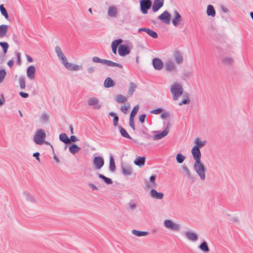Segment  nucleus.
<instances>
[{
	"label": "nucleus",
	"mask_w": 253,
	"mask_h": 253,
	"mask_svg": "<svg viewBox=\"0 0 253 253\" xmlns=\"http://www.w3.org/2000/svg\"><path fill=\"white\" fill-rule=\"evenodd\" d=\"M193 169L201 180L206 179V168L201 161L195 162L193 164Z\"/></svg>",
	"instance_id": "f257e3e1"
},
{
	"label": "nucleus",
	"mask_w": 253,
	"mask_h": 253,
	"mask_svg": "<svg viewBox=\"0 0 253 253\" xmlns=\"http://www.w3.org/2000/svg\"><path fill=\"white\" fill-rule=\"evenodd\" d=\"M170 90L173 100H177L183 92V87L179 83H174L172 84L170 86Z\"/></svg>",
	"instance_id": "f03ea898"
},
{
	"label": "nucleus",
	"mask_w": 253,
	"mask_h": 253,
	"mask_svg": "<svg viewBox=\"0 0 253 253\" xmlns=\"http://www.w3.org/2000/svg\"><path fill=\"white\" fill-rule=\"evenodd\" d=\"M163 225L167 229L175 232H179L181 229L180 224L171 219L165 220L163 222Z\"/></svg>",
	"instance_id": "7ed1b4c3"
},
{
	"label": "nucleus",
	"mask_w": 253,
	"mask_h": 253,
	"mask_svg": "<svg viewBox=\"0 0 253 253\" xmlns=\"http://www.w3.org/2000/svg\"><path fill=\"white\" fill-rule=\"evenodd\" d=\"M45 137L44 131L42 129H39L36 131L33 141L36 144L41 145L44 143Z\"/></svg>",
	"instance_id": "20e7f679"
},
{
	"label": "nucleus",
	"mask_w": 253,
	"mask_h": 253,
	"mask_svg": "<svg viewBox=\"0 0 253 253\" xmlns=\"http://www.w3.org/2000/svg\"><path fill=\"white\" fill-rule=\"evenodd\" d=\"M92 61L94 63H101L103 64H105L107 66H110V67H117L121 69H122L123 68V66L122 64L114 62L110 60L101 59V58H99L98 57H96V56L93 57L92 58Z\"/></svg>",
	"instance_id": "39448f33"
},
{
	"label": "nucleus",
	"mask_w": 253,
	"mask_h": 253,
	"mask_svg": "<svg viewBox=\"0 0 253 253\" xmlns=\"http://www.w3.org/2000/svg\"><path fill=\"white\" fill-rule=\"evenodd\" d=\"M119 11L118 7L115 5H110L107 10V15L108 18L115 19L118 17Z\"/></svg>",
	"instance_id": "423d86ee"
},
{
	"label": "nucleus",
	"mask_w": 253,
	"mask_h": 253,
	"mask_svg": "<svg viewBox=\"0 0 253 253\" xmlns=\"http://www.w3.org/2000/svg\"><path fill=\"white\" fill-rule=\"evenodd\" d=\"M87 104L95 110H99L102 107V104L100 100L95 97H89L87 100Z\"/></svg>",
	"instance_id": "0eeeda50"
},
{
	"label": "nucleus",
	"mask_w": 253,
	"mask_h": 253,
	"mask_svg": "<svg viewBox=\"0 0 253 253\" xmlns=\"http://www.w3.org/2000/svg\"><path fill=\"white\" fill-rule=\"evenodd\" d=\"M175 63L171 59H168L165 62V69L166 71L169 73L177 72V68Z\"/></svg>",
	"instance_id": "6e6552de"
},
{
	"label": "nucleus",
	"mask_w": 253,
	"mask_h": 253,
	"mask_svg": "<svg viewBox=\"0 0 253 253\" xmlns=\"http://www.w3.org/2000/svg\"><path fill=\"white\" fill-rule=\"evenodd\" d=\"M140 5L141 12L146 14L148 12V10L150 8L152 5V1L151 0H141Z\"/></svg>",
	"instance_id": "1a4fd4ad"
},
{
	"label": "nucleus",
	"mask_w": 253,
	"mask_h": 253,
	"mask_svg": "<svg viewBox=\"0 0 253 253\" xmlns=\"http://www.w3.org/2000/svg\"><path fill=\"white\" fill-rule=\"evenodd\" d=\"M184 235L186 238L192 242H196L198 240L197 234L193 230H187L184 232Z\"/></svg>",
	"instance_id": "9d476101"
},
{
	"label": "nucleus",
	"mask_w": 253,
	"mask_h": 253,
	"mask_svg": "<svg viewBox=\"0 0 253 253\" xmlns=\"http://www.w3.org/2000/svg\"><path fill=\"white\" fill-rule=\"evenodd\" d=\"M172 57L176 64L181 65L183 63V55L180 51H174L172 54Z\"/></svg>",
	"instance_id": "9b49d317"
},
{
	"label": "nucleus",
	"mask_w": 253,
	"mask_h": 253,
	"mask_svg": "<svg viewBox=\"0 0 253 253\" xmlns=\"http://www.w3.org/2000/svg\"><path fill=\"white\" fill-rule=\"evenodd\" d=\"M62 64L65 68L70 71H76L81 70L82 68V66L68 62L67 59Z\"/></svg>",
	"instance_id": "f8f14e48"
},
{
	"label": "nucleus",
	"mask_w": 253,
	"mask_h": 253,
	"mask_svg": "<svg viewBox=\"0 0 253 253\" xmlns=\"http://www.w3.org/2000/svg\"><path fill=\"white\" fill-rule=\"evenodd\" d=\"M171 126V124L169 122L167 125V126L165 129L161 132L157 134L154 135L153 136V139L154 140H158L163 138L165 137L169 132V128Z\"/></svg>",
	"instance_id": "ddd939ff"
},
{
	"label": "nucleus",
	"mask_w": 253,
	"mask_h": 253,
	"mask_svg": "<svg viewBox=\"0 0 253 253\" xmlns=\"http://www.w3.org/2000/svg\"><path fill=\"white\" fill-rule=\"evenodd\" d=\"M93 163L96 169H100L104 165V160L100 156L95 157L93 159Z\"/></svg>",
	"instance_id": "4468645a"
},
{
	"label": "nucleus",
	"mask_w": 253,
	"mask_h": 253,
	"mask_svg": "<svg viewBox=\"0 0 253 253\" xmlns=\"http://www.w3.org/2000/svg\"><path fill=\"white\" fill-rule=\"evenodd\" d=\"M191 153L195 162L201 161V153L200 149L194 146L191 150Z\"/></svg>",
	"instance_id": "2eb2a0df"
},
{
	"label": "nucleus",
	"mask_w": 253,
	"mask_h": 253,
	"mask_svg": "<svg viewBox=\"0 0 253 253\" xmlns=\"http://www.w3.org/2000/svg\"><path fill=\"white\" fill-rule=\"evenodd\" d=\"M55 52L61 64H62L64 61H66V60L67 59V57L63 53L60 46L57 45L55 47Z\"/></svg>",
	"instance_id": "dca6fc26"
},
{
	"label": "nucleus",
	"mask_w": 253,
	"mask_h": 253,
	"mask_svg": "<svg viewBox=\"0 0 253 253\" xmlns=\"http://www.w3.org/2000/svg\"><path fill=\"white\" fill-rule=\"evenodd\" d=\"M170 14L166 10L161 15H160L158 18L162 21L163 23L166 24H169L170 22Z\"/></svg>",
	"instance_id": "f3484780"
},
{
	"label": "nucleus",
	"mask_w": 253,
	"mask_h": 253,
	"mask_svg": "<svg viewBox=\"0 0 253 253\" xmlns=\"http://www.w3.org/2000/svg\"><path fill=\"white\" fill-rule=\"evenodd\" d=\"M130 49L128 46L121 44L119 46L118 53L121 56H126L130 53Z\"/></svg>",
	"instance_id": "a211bd4d"
},
{
	"label": "nucleus",
	"mask_w": 253,
	"mask_h": 253,
	"mask_svg": "<svg viewBox=\"0 0 253 253\" xmlns=\"http://www.w3.org/2000/svg\"><path fill=\"white\" fill-rule=\"evenodd\" d=\"M149 195L152 199L156 200H162L164 196L163 193L158 192L155 189H152L150 191Z\"/></svg>",
	"instance_id": "6ab92c4d"
},
{
	"label": "nucleus",
	"mask_w": 253,
	"mask_h": 253,
	"mask_svg": "<svg viewBox=\"0 0 253 253\" xmlns=\"http://www.w3.org/2000/svg\"><path fill=\"white\" fill-rule=\"evenodd\" d=\"M182 21V18L181 15L177 11L173 12V18L172 20V23L173 26L176 27Z\"/></svg>",
	"instance_id": "aec40b11"
},
{
	"label": "nucleus",
	"mask_w": 253,
	"mask_h": 253,
	"mask_svg": "<svg viewBox=\"0 0 253 253\" xmlns=\"http://www.w3.org/2000/svg\"><path fill=\"white\" fill-rule=\"evenodd\" d=\"M138 32H145L148 35L154 39H156L158 38V34L154 31L150 29V28H141L138 29Z\"/></svg>",
	"instance_id": "412c9836"
},
{
	"label": "nucleus",
	"mask_w": 253,
	"mask_h": 253,
	"mask_svg": "<svg viewBox=\"0 0 253 253\" xmlns=\"http://www.w3.org/2000/svg\"><path fill=\"white\" fill-rule=\"evenodd\" d=\"M152 63L154 68L157 70H161L164 67V63L163 61L159 58H154L153 60Z\"/></svg>",
	"instance_id": "4be33fe9"
},
{
	"label": "nucleus",
	"mask_w": 253,
	"mask_h": 253,
	"mask_svg": "<svg viewBox=\"0 0 253 253\" xmlns=\"http://www.w3.org/2000/svg\"><path fill=\"white\" fill-rule=\"evenodd\" d=\"M156 176L155 175H151L149 178V181L147 183L146 186L148 188L154 189L156 188L158 185L156 182Z\"/></svg>",
	"instance_id": "5701e85b"
},
{
	"label": "nucleus",
	"mask_w": 253,
	"mask_h": 253,
	"mask_svg": "<svg viewBox=\"0 0 253 253\" xmlns=\"http://www.w3.org/2000/svg\"><path fill=\"white\" fill-rule=\"evenodd\" d=\"M36 68L34 66L31 65L27 69V76L30 80H34L35 77Z\"/></svg>",
	"instance_id": "b1692460"
},
{
	"label": "nucleus",
	"mask_w": 253,
	"mask_h": 253,
	"mask_svg": "<svg viewBox=\"0 0 253 253\" xmlns=\"http://www.w3.org/2000/svg\"><path fill=\"white\" fill-rule=\"evenodd\" d=\"M23 195L24 196L26 201L32 203H36L37 199L34 195H33L32 194L25 191L23 192Z\"/></svg>",
	"instance_id": "393cba45"
},
{
	"label": "nucleus",
	"mask_w": 253,
	"mask_h": 253,
	"mask_svg": "<svg viewBox=\"0 0 253 253\" xmlns=\"http://www.w3.org/2000/svg\"><path fill=\"white\" fill-rule=\"evenodd\" d=\"M164 0H154L152 5V10L156 12L164 5Z\"/></svg>",
	"instance_id": "a878e982"
},
{
	"label": "nucleus",
	"mask_w": 253,
	"mask_h": 253,
	"mask_svg": "<svg viewBox=\"0 0 253 253\" xmlns=\"http://www.w3.org/2000/svg\"><path fill=\"white\" fill-rule=\"evenodd\" d=\"M132 169L131 167L128 166H122V172L126 176L130 175L132 173Z\"/></svg>",
	"instance_id": "bb28decb"
},
{
	"label": "nucleus",
	"mask_w": 253,
	"mask_h": 253,
	"mask_svg": "<svg viewBox=\"0 0 253 253\" xmlns=\"http://www.w3.org/2000/svg\"><path fill=\"white\" fill-rule=\"evenodd\" d=\"M207 14L209 16L214 17L215 16L216 12L214 8L212 5H208L207 8Z\"/></svg>",
	"instance_id": "cd10ccee"
},
{
	"label": "nucleus",
	"mask_w": 253,
	"mask_h": 253,
	"mask_svg": "<svg viewBox=\"0 0 253 253\" xmlns=\"http://www.w3.org/2000/svg\"><path fill=\"white\" fill-rule=\"evenodd\" d=\"M199 248L204 253H208L210 251L208 247V243L205 241L201 243L199 245Z\"/></svg>",
	"instance_id": "c85d7f7f"
},
{
	"label": "nucleus",
	"mask_w": 253,
	"mask_h": 253,
	"mask_svg": "<svg viewBox=\"0 0 253 253\" xmlns=\"http://www.w3.org/2000/svg\"><path fill=\"white\" fill-rule=\"evenodd\" d=\"M137 88V85L133 82H130L129 83V88L128 89L127 93L130 96H132Z\"/></svg>",
	"instance_id": "c756f323"
},
{
	"label": "nucleus",
	"mask_w": 253,
	"mask_h": 253,
	"mask_svg": "<svg viewBox=\"0 0 253 253\" xmlns=\"http://www.w3.org/2000/svg\"><path fill=\"white\" fill-rule=\"evenodd\" d=\"M145 158L144 157H138L135 159L134 161V163L136 166H138L140 167L144 166L145 164Z\"/></svg>",
	"instance_id": "7c9ffc66"
},
{
	"label": "nucleus",
	"mask_w": 253,
	"mask_h": 253,
	"mask_svg": "<svg viewBox=\"0 0 253 253\" xmlns=\"http://www.w3.org/2000/svg\"><path fill=\"white\" fill-rule=\"evenodd\" d=\"M114 99L118 103H123L127 101V98L122 94L116 95Z\"/></svg>",
	"instance_id": "2f4dec72"
},
{
	"label": "nucleus",
	"mask_w": 253,
	"mask_h": 253,
	"mask_svg": "<svg viewBox=\"0 0 253 253\" xmlns=\"http://www.w3.org/2000/svg\"><path fill=\"white\" fill-rule=\"evenodd\" d=\"M114 82L113 80L110 78L107 77L104 81V86L106 88L112 87L114 85Z\"/></svg>",
	"instance_id": "473e14b6"
},
{
	"label": "nucleus",
	"mask_w": 253,
	"mask_h": 253,
	"mask_svg": "<svg viewBox=\"0 0 253 253\" xmlns=\"http://www.w3.org/2000/svg\"><path fill=\"white\" fill-rule=\"evenodd\" d=\"M7 30L8 26L7 25H0V38H2L6 35Z\"/></svg>",
	"instance_id": "72a5a7b5"
},
{
	"label": "nucleus",
	"mask_w": 253,
	"mask_h": 253,
	"mask_svg": "<svg viewBox=\"0 0 253 253\" xmlns=\"http://www.w3.org/2000/svg\"><path fill=\"white\" fill-rule=\"evenodd\" d=\"M194 143L195 144L194 146H197V147L200 149V148L203 147L206 145L207 141L205 140L202 141L200 138H196L195 139Z\"/></svg>",
	"instance_id": "f704fd0d"
},
{
	"label": "nucleus",
	"mask_w": 253,
	"mask_h": 253,
	"mask_svg": "<svg viewBox=\"0 0 253 253\" xmlns=\"http://www.w3.org/2000/svg\"><path fill=\"white\" fill-rule=\"evenodd\" d=\"M131 233L132 234L137 237L146 236L148 235L149 234L148 232L138 231L135 229L132 230L131 231Z\"/></svg>",
	"instance_id": "c9c22d12"
},
{
	"label": "nucleus",
	"mask_w": 253,
	"mask_h": 253,
	"mask_svg": "<svg viewBox=\"0 0 253 253\" xmlns=\"http://www.w3.org/2000/svg\"><path fill=\"white\" fill-rule=\"evenodd\" d=\"M81 149V148L79 147L78 146H77L76 144H72L70 147H69V151L70 152L74 155L76 153H78Z\"/></svg>",
	"instance_id": "e433bc0d"
},
{
	"label": "nucleus",
	"mask_w": 253,
	"mask_h": 253,
	"mask_svg": "<svg viewBox=\"0 0 253 253\" xmlns=\"http://www.w3.org/2000/svg\"><path fill=\"white\" fill-rule=\"evenodd\" d=\"M49 120V115L46 113H43L42 114L40 120L42 123H47Z\"/></svg>",
	"instance_id": "4c0bfd02"
},
{
	"label": "nucleus",
	"mask_w": 253,
	"mask_h": 253,
	"mask_svg": "<svg viewBox=\"0 0 253 253\" xmlns=\"http://www.w3.org/2000/svg\"><path fill=\"white\" fill-rule=\"evenodd\" d=\"M109 169L111 172H114L116 170V165L113 156H110L109 162Z\"/></svg>",
	"instance_id": "58836bf2"
},
{
	"label": "nucleus",
	"mask_w": 253,
	"mask_h": 253,
	"mask_svg": "<svg viewBox=\"0 0 253 253\" xmlns=\"http://www.w3.org/2000/svg\"><path fill=\"white\" fill-rule=\"evenodd\" d=\"M59 139L65 144L70 143V140L65 133H61L59 135Z\"/></svg>",
	"instance_id": "ea45409f"
},
{
	"label": "nucleus",
	"mask_w": 253,
	"mask_h": 253,
	"mask_svg": "<svg viewBox=\"0 0 253 253\" xmlns=\"http://www.w3.org/2000/svg\"><path fill=\"white\" fill-rule=\"evenodd\" d=\"M223 63L226 65H231L233 63V59L229 56H225L222 58Z\"/></svg>",
	"instance_id": "a19ab883"
},
{
	"label": "nucleus",
	"mask_w": 253,
	"mask_h": 253,
	"mask_svg": "<svg viewBox=\"0 0 253 253\" xmlns=\"http://www.w3.org/2000/svg\"><path fill=\"white\" fill-rule=\"evenodd\" d=\"M119 129H120V132L122 136H123L125 138H126L131 139L130 136L128 134V133L127 132V131L126 130V129L125 128H124L122 126H120Z\"/></svg>",
	"instance_id": "79ce46f5"
},
{
	"label": "nucleus",
	"mask_w": 253,
	"mask_h": 253,
	"mask_svg": "<svg viewBox=\"0 0 253 253\" xmlns=\"http://www.w3.org/2000/svg\"><path fill=\"white\" fill-rule=\"evenodd\" d=\"M98 177L100 178L103 179V180L104 181V182L106 183V184H111L113 183V181L111 180V179L105 176L104 175L99 173L98 174Z\"/></svg>",
	"instance_id": "37998d69"
},
{
	"label": "nucleus",
	"mask_w": 253,
	"mask_h": 253,
	"mask_svg": "<svg viewBox=\"0 0 253 253\" xmlns=\"http://www.w3.org/2000/svg\"><path fill=\"white\" fill-rule=\"evenodd\" d=\"M20 88L24 89L26 87L25 79L24 76H20L19 79Z\"/></svg>",
	"instance_id": "c03bdc74"
},
{
	"label": "nucleus",
	"mask_w": 253,
	"mask_h": 253,
	"mask_svg": "<svg viewBox=\"0 0 253 253\" xmlns=\"http://www.w3.org/2000/svg\"><path fill=\"white\" fill-rule=\"evenodd\" d=\"M0 11L1 14L5 18V19H8V15L6 9L4 7L3 4L0 5Z\"/></svg>",
	"instance_id": "a18cd8bd"
},
{
	"label": "nucleus",
	"mask_w": 253,
	"mask_h": 253,
	"mask_svg": "<svg viewBox=\"0 0 253 253\" xmlns=\"http://www.w3.org/2000/svg\"><path fill=\"white\" fill-rule=\"evenodd\" d=\"M185 159V157L181 153H178L176 156V160L177 163H182Z\"/></svg>",
	"instance_id": "49530a36"
},
{
	"label": "nucleus",
	"mask_w": 253,
	"mask_h": 253,
	"mask_svg": "<svg viewBox=\"0 0 253 253\" xmlns=\"http://www.w3.org/2000/svg\"><path fill=\"white\" fill-rule=\"evenodd\" d=\"M0 46L2 47L3 53L4 54L6 53L9 47L7 42H0Z\"/></svg>",
	"instance_id": "de8ad7c7"
},
{
	"label": "nucleus",
	"mask_w": 253,
	"mask_h": 253,
	"mask_svg": "<svg viewBox=\"0 0 253 253\" xmlns=\"http://www.w3.org/2000/svg\"><path fill=\"white\" fill-rule=\"evenodd\" d=\"M123 40L119 39L114 41L111 44V47H119V46L121 43L123 42Z\"/></svg>",
	"instance_id": "09e8293b"
},
{
	"label": "nucleus",
	"mask_w": 253,
	"mask_h": 253,
	"mask_svg": "<svg viewBox=\"0 0 253 253\" xmlns=\"http://www.w3.org/2000/svg\"><path fill=\"white\" fill-rule=\"evenodd\" d=\"M183 97H185V98L183 99L182 101L179 103V106H182L183 104H186L190 102V100L188 99V94H184Z\"/></svg>",
	"instance_id": "8fccbe9b"
},
{
	"label": "nucleus",
	"mask_w": 253,
	"mask_h": 253,
	"mask_svg": "<svg viewBox=\"0 0 253 253\" xmlns=\"http://www.w3.org/2000/svg\"><path fill=\"white\" fill-rule=\"evenodd\" d=\"M138 110H139V105H137L135 106L130 113V117L134 118V116L137 113Z\"/></svg>",
	"instance_id": "3c124183"
},
{
	"label": "nucleus",
	"mask_w": 253,
	"mask_h": 253,
	"mask_svg": "<svg viewBox=\"0 0 253 253\" xmlns=\"http://www.w3.org/2000/svg\"><path fill=\"white\" fill-rule=\"evenodd\" d=\"M182 170L188 177L190 178L191 177V172L187 166H182Z\"/></svg>",
	"instance_id": "603ef678"
},
{
	"label": "nucleus",
	"mask_w": 253,
	"mask_h": 253,
	"mask_svg": "<svg viewBox=\"0 0 253 253\" xmlns=\"http://www.w3.org/2000/svg\"><path fill=\"white\" fill-rule=\"evenodd\" d=\"M129 107H130L129 104L127 103L126 105L122 106L121 107V110L124 114H126V113H127V110Z\"/></svg>",
	"instance_id": "864d4df0"
},
{
	"label": "nucleus",
	"mask_w": 253,
	"mask_h": 253,
	"mask_svg": "<svg viewBox=\"0 0 253 253\" xmlns=\"http://www.w3.org/2000/svg\"><path fill=\"white\" fill-rule=\"evenodd\" d=\"M6 74V72L4 69L0 70V83L3 82Z\"/></svg>",
	"instance_id": "5fc2aeb1"
},
{
	"label": "nucleus",
	"mask_w": 253,
	"mask_h": 253,
	"mask_svg": "<svg viewBox=\"0 0 253 253\" xmlns=\"http://www.w3.org/2000/svg\"><path fill=\"white\" fill-rule=\"evenodd\" d=\"M162 111H163V109L159 108L156 109L151 110L150 111V113L153 114H158L161 113Z\"/></svg>",
	"instance_id": "6e6d98bb"
},
{
	"label": "nucleus",
	"mask_w": 253,
	"mask_h": 253,
	"mask_svg": "<svg viewBox=\"0 0 253 253\" xmlns=\"http://www.w3.org/2000/svg\"><path fill=\"white\" fill-rule=\"evenodd\" d=\"M133 119H134L133 118L129 117V126L132 128V129H133V130H135V126H134V124Z\"/></svg>",
	"instance_id": "4d7b16f0"
},
{
	"label": "nucleus",
	"mask_w": 253,
	"mask_h": 253,
	"mask_svg": "<svg viewBox=\"0 0 253 253\" xmlns=\"http://www.w3.org/2000/svg\"><path fill=\"white\" fill-rule=\"evenodd\" d=\"M128 206L131 210H134L136 208V205L133 202H130Z\"/></svg>",
	"instance_id": "13d9d810"
},
{
	"label": "nucleus",
	"mask_w": 253,
	"mask_h": 253,
	"mask_svg": "<svg viewBox=\"0 0 253 253\" xmlns=\"http://www.w3.org/2000/svg\"><path fill=\"white\" fill-rule=\"evenodd\" d=\"M119 117L117 116H115L113 119V124L115 126H117L118 125Z\"/></svg>",
	"instance_id": "bf43d9fd"
},
{
	"label": "nucleus",
	"mask_w": 253,
	"mask_h": 253,
	"mask_svg": "<svg viewBox=\"0 0 253 253\" xmlns=\"http://www.w3.org/2000/svg\"><path fill=\"white\" fill-rule=\"evenodd\" d=\"M146 118V115L145 114L141 115L139 117V120L141 123H143L144 122L145 119Z\"/></svg>",
	"instance_id": "052dcab7"
},
{
	"label": "nucleus",
	"mask_w": 253,
	"mask_h": 253,
	"mask_svg": "<svg viewBox=\"0 0 253 253\" xmlns=\"http://www.w3.org/2000/svg\"><path fill=\"white\" fill-rule=\"evenodd\" d=\"M95 71V68L94 67H92V66H91V67H89L87 69V72L89 73V74H91V73H92L94 72Z\"/></svg>",
	"instance_id": "680f3d73"
},
{
	"label": "nucleus",
	"mask_w": 253,
	"mask_h": 253,
	"mask_svg": "<svg viewBox=\"0 0 253 253\" xmlns=\"http://www.w3.org/2000/svg\"><path fill=\"white\" fill-rule=\"evenodd\" d=\"M19 94H20V95L22 97H23V98H26L28 97V96H29V94H28L27 93H25V92H20L19 93Z\"/></svg>",
	"instance_id": "e2e57ef3"
},
{
	"label": "nucleus",
	"mask_w": 253,
	"mask_h": 253,
	"mask_svg": "<svg viewBox=\"0 0 253 253\" xmlns=\"http://www.w3.org/2000/svg\"><path fill=\"white\" fill-rule=\"evenodd\" d=\"M70 141H71L74 142H75L78 141V139L75 135H72L70 137Z\"/></svg>",
	"instance_id": "0e129e2a"
},
{
	"label": "nucleus",
	"mask_w": 253,
	"mask_h": 253,
	"mask_svg": "<svg viewBox=\"0 0 253 253\" xmlns=\"http://www.w3.org/2000/svg\"><path fill=\"white\" fill-rule=\"evenodd\" d=\"M33 157H34L35 158H36V159L38 161H40V158H39V156H40V153L39 152H36V153H34L33 155Z\"/></svg>",
	"instance_id": "69168bd1"
},
{
	"label": "nucleus",
	"mask_w": 253,
	"mask_h": 253,
	"mask_svg": "<svg viewBox=\"0 0 253 253\" xmlns=\"http://www.w3.org/2000/svg\"><path fill=\"white\" fill-rule=\"evenodd\" d=\"M169 116V114L167 112H163L161 115V117L164 119Z\"/></svg>",
	"instance_id": "338daca9"
},
{
	"label": "nucleus",
	"mask_w": 253,
	"mask_h": 253,
	"mask_svg": "<svg viewBox=\"0 0 253 253\" xmlns=\"http://www.w3.org/2000/svg\"><path fill=\"white\" fill-rule=\"evenodd\" d=\"M88 186L92 189V190H97V187L93 184L89 183Z\"/></svg>",
	"instance_id": "774afa93"
}]
</instances>
